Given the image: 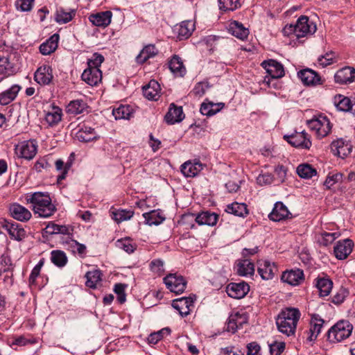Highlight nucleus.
<instances>
[{
  "instance_id": "nucleus-1",
  "label": "nucleus",
  "mask_w": 355,
  "mask_h": 355,
  "mask_svg": "<svg viewBox=\"0 0 355 355\" xmlns=\"http://www.w3.org/2000/svg\"><path fill=\"white\" fill-rule=\"evenodd\" d=\"M27 204L31 205L35 214L40 218H49L54 214L57 209L52 203L49 194L46 192L28 193L24 196Z\"/></svg>"
},
{
  "instance_id": "nucleus-2",
  "label": "nucleus",
  "mask_w": 355,
  "mask_h": 355,
  "mask_svg": "<svg viewBox=\"0 0 355 355\" xmlns=\"http://www.w3.org/2000/svg\"><path fill=\"white\" fill-rule=\"evenodd\" d=\"M301 313L296 308H286L282 310L276 320L278 330L290 336L294 335Z\"/></svg>"
},
{
  "instance_id": "nucleus-3",
  "label": "nucleus",
  "mask_w": 355,
  "mask_h": 355,
  "mask_svg": "<svg viewBox=\"0 0 355 355\" xmlns=\"http://www.w3.org/2000/svg\"><path fill=\"white\" fill-rule=\"evenodd\" d=\"M104 61V57L98 53L93 54L91 59L87 61V68L82 73L83 81L91 86H96L102 80V71L100 67Z\"/></svg>"
},
{
  "instance_id": "nucleus-4",
  "label": "nucleus",
  "mask_w": 355,
  "mask_h": 355,
  "mask_svg": "<svg viewBox=\"0 0 355 355\" xmlns=\"http://www.w3.org/2000/svg\"><path fill=\"white\" fill-rule=\"evenodd\" d=\"M316 25L306 16H301L295 24H288L283 29L285 35H295L297 38L312 35L316 31Z\"/></svg>"
},
{
  "instance_id": "nucleus-5",
  "label": "nucleus",
  "mask_w": 355,
  "mask_h": 355,
  "mask_svg": "<svg viewBox=\"0 0 355 355\" xmlns=\"http://www.w3.org/2000/svg\"><path fill=\"white\" fill-rule=\"evenodd\" d=\"M309 128L315 132L318 139L327 136L331 130V124L328 117L324 114H319L314 115L310 120L307 121Z\"/></svg>"
},
{
  "instance_id": "nucleus-6",
  "label": "nucleus",
  "mask_w": 355,
  "mask_h": 355,
  "mask_svg": "<svg viewBox=\"0 0 355 355\" xmlns=\"http://www.w3.org/2000/svg\"><path fill=\"white\" fill-rule=\"evenodd\" d=\"M352 330L353 326L349 321L340 320L328 331V340L332 343L341 342L352 334Z\"/></svg>"
},
{
  "instance_id": "nucleus-7",
  "label": "nucleus",
  "mask_w": 355,
  "mask_h": 355,
  "mask_svg": "<svg viewBox=\"0 0 355 355\" xmlns=\"http://www.w3.org/2000/svg\"><path fill=\"white\" fill-rule=\"evenodd\" d=\"M261 66L266 71V73L270 76L265 77L264 81L270 86L274 80L283 77L285 74L283 65L274 60H264L261 63Z\"/></svg>"
},
{
  "instance_id": "nucleus-8",
  "label": "nucleus",
  "mask_w": 355,
  "mask_h": 355,
  "mask_svg": "<svg viewBox=\"0 0 355 355\" xmlns=\"http://www.w3.org/2000/svg\"><path fill=\"white\" fill-rule=\"evenodd\" d=\"M284 138L295 148L309 149L311 146L310 137L305 131L295 132L291 135H284Z\"/></svg>"
},
{
  "instance_id": "nucleus-9",
  "label": "nucleus",
  "mask_w": 355,
  "mask_h": 355,
  "mask_svg": "<svg viewBox=\"0 0 355 355\" xmlns=\"http://www.w3.org/2000/svg\"><path fill=\"white\" fill-rule=\"evenodd\" d=\"M166 286L171 292L182 293L186 288L187 282L184 277L177 274H169L164 278Z\"/></svg>"
},
{
  "instance_id": "nucleus-10",
  "label": "nucleus",
  "mask_w": 355,
  "mask_h": 355,
  "mask_svg": "<svg viewBox=\"0 0 355 355\" xmlns=\"http://www.w3.org/2000/svg\"><path fill=\"white\" fill-rule=\"evenodd\" d=\"M15 153L19 157L31 159L37 153V145L35 141H24L15 146Z\"/></svg>"
},
{
  "instance_id": "nucleus-11",
  "label": "nucleus",
  "mask_w": 355,
  "mask_h": 355,
  "mask_svg": "<svg viewBox=\"0 0 355 355\" xmlns=\"http://www.w3.org/2000/svg\"><path fill=\"white\" fill-rule=\"evenodd\" d=\"M248 320L245 312L232 311L229 316L227 323V330L232 333H235L239 329L241 328L244 324H246Z\"/></svg>"
},
{
  "instance_id": "nucleus-12",
  "label": "nucleus",
  "mask_w": 355,
  "mask_h": 355,
  "mask_svg": "<svg viewBox=\"0 0 355 355\" xmlns=\"http://www.w3.org/2000/svg\"><path fill=\"white\" fill-rule=\"evenodd\" d=\"M195 299V296L176 299L173 301L172 306L178 311L182 317H185L193 309Z\"/></svg>"
},
{
  "instance_id": "nucleus-13",
  "label": "nucleus",
  "mask_w": 355,
  "mask_h": 355,
  "mask_svg": "<svg viewBox=\"0 0 355 355\" xmlns=\"http://www.w3.org/2000/svg\"><path fill=\"white\" fill-rule=\"evenodd\" d=\"M297 77L304 85L316 86L322 85L323 81L320 76L313 69L306 68L297 72Z\"/></svg>"
},
{
  "instance_id": "nucleus-14",
  "label": "nucleus",
  "mask_w": 355,
  "mask_h": 355,
  "mask_svg": "<svg viewBox=\"0 0 355 355\" xmlns=\"http://www.w3.org/2000/svg\"><path fill=\"white\" fill-rule=\"evenodd\" d=\"M185 217L191 218V220H194L200 225H206L209 226L215 225L218 219V214L214 212H210L209 211H202L200 214H198L197 215L194 214H189L185 215Z\"/></svg>"
},
{
  "instance_id": "nucleus-15",
  "label": "nucleus",
  "mask_w": 355,
  "mask_h": 355,
  "mask_svg": "<svg viewBox=\"0 0 355 355\" xmlns=\"http://www.w3.org/2000/svg\"><path fill=\"white\" fill-rule=\"evenodd\" d=\"M2 227L10 237L15 241H21L27 236L26 231L17 223L5 221Z\"/></svg>"
},
{
  "instance_id": "nucleus-16",
  "label": "nucleus",
  "mask_w": 355,
  "mask_h": 355,
  "mask_svg": "<svg viewBox=\"0 0 355 355\" xmlns=\"http://www.w3.org/2000/svg\"><path fill=\"white\" fill-rule=\"evenodd\" d=\"M292 217V214L288 211L287 207L282 202H277L274 205L272 211L268 215V218L271 220L275 222H279L291 218Z\"/></svg>"
},
{
  "instance_id": "nucleus-17",
  "label": "nucleus",
  "mask_w": 355,
  "mask_h": 355,
  "mask_svg": "<svg viewBox=\"0 0 355 355\" xmlns=\"http://www.w3.org/2000/svg\"><path fill=\"white\" fill-rule=\"evenodd\" d=\"M53 78V69L51 66L47 64L38 67L34 74L35 80L40 85H49Z\"/></svg>"
},
{
  "instance_id": "nucleus-18",
  "label": "nucleus",
  "mask_w": 355,
  "mask_h": 355,
  "mask_svg": "<svg viewBox=\"0 0 355 355\" xmlns=\"http://www.w3.org/2000/svg\"><path fill=\"white\" fill-rule=\"evenodd\" d=\"M353 246V241L349 239L338 241L334 248L336 257L340 260L345 259L352 252Z\"/></svg>"
},
{
  "instance_id": "nucleus-19",
  "label": "nucleus",
  "mask_w": 355,
  "mask_h": 355,
  "mask_svg": "<svg viewBox=\"0 0 355 355\" xmlns=\"http://www.w3.org/2000/svg\"><path fill=\"white\" fill-rule=\"evenodd\" d=\"M331 148L334 155L344 159L352 153V146L349 142L339 139L331 143Z\"/></svg>"
},
{
  "instance_id": "nucleus-20",
  "label": "nucleus",
  "mask_w": 355,
  "mask_h": 355,
  "mask_svg": "<svg viewBox=\"0 0 355 355\" xmlns=\"http://www.w3.org/2000/svg\"><path fill=\"white\" fill-rule=\"evenodd\" d=\"M257 270L263 279L268 280L273 278L277 272V268L273 262L261 260L258 262Z\"/></svg>"
},
{
  "instance_id": "nucleus-21",
  "label": "nucleus",
  "mask_w": 355,
  "mask_h": 355,
  "mask_svg": "<svg viewBox=\"0 0 355 355\" xmlns=\"http://www.w3.org/2000/svg\"><path fill=\"white\" fill-rule=\"evenodd\" d=\"M250 287L244 282L239 283H230L226 288L227 295L232 298L240 299L243 297L249 291Z\"/></svg>"
},
{
  "instance_id": "nucleus-22",
  "label": "nucleus",
  "mask_w": 355,
  "mask_h": 355,
  "mask_svg": "<svg viewBox=\"0 0 355 355\" xmlns=\"http://www.w3.org/2000/svg\"><path fill=\"white\" fill-rule=\"evenodd\" d=\"M195 30V24L191 20H187L177 24L174 28V32L179 40L189 38Z\"/></svg>"
},
{
  "instance_id": "nucleus-23",
  "label": "nucleus",
  "mask_w": 355,
  "mask_h": 355,
  "mask_svg": "<svg viewBox=\"0 0 355 355\" xmlns=\"http://www.w3.org/2000/svg\"><path fill=\"white\" fill-rule=\"evenodd\" d=\"M334 80L339 84H349L355 82V69L345 67L339 69L334 75Z\"/></svg>"
},
{
  "instance_id": "nucleus-24",
  "label": "nucleus",
  "mask_w": 355,
  "mask_h": 355,
  "mask_svg": "<svg viewBox=\"0 0 355 355\" xmlns=\"http://www.w3.org/2000/svg\"><path fill=\"white\" fill-rule=\"evenodd\" d=\"M281 279L291 286H297L304 281V272L300 269L287 270L283 272Z\"/></svg>"
},
{
  "instance_id": "nucleus-25",
  "label": "nucleus",
  "mask_w": 355,
  "mask_h": 355,
  "mask_svg": "<svg viewBox=\"0 0 355 355\" xmlns=\"http://www.w3.org/2000/svg\"><path fill=\"white\" fill-rule=\"evenodd\" d=\"M76 138L80 142L87 143L96 141L100 138V136L95 131L94 128L83 125L76 132Z\"/></svg>"
},
{
  "instance_id": "nucleus-26",
  "label": "nucleus",
  "mask_w": 355,
  "mask_h": 355,
  "mask_svg": "<svg viewBox=\"0 0 355 355\" xmlns=\"http://www.w3.org/2000/svg\"><path fill=\"white\" fill-rule=\"evenodd\" d=\"M10 215L13 218L21 222H26L31 219V212L25 207L14 203L9 208Z\"/></svg>"
},
{
  "instance_id": "nucleus-27",
  "label": "nucleus",
  "mask_w": 355,
  "mask_h": 355,
  "mask_svg": "<svg viewBox=\"0 0 355 355\" xmlns=\"http://www.w3.org/2000/svg\"><path fill=\"white\" fill-rule=\"evenodd\" d=\"M112 12L107 10L92 14L89 16V19L96 26L106 27L112 20Z\"/></svg>"
},
{
  "instance_id": "nucleus-28",
  "label": "nucleus",
  "mask_w": 355,
  "mask_h": 355,
  "mask_svg": "<svg viewBox=\"0 0 355 355\" xmlns=\"http://www.w3.org/2000/svg\"><path fill=\"white\" fill-rule=\"evenodd\" d=\"M160 90L159 84L155 80H151L147 85L143 87L144 96L148 100H158L160 96Z\"/></svg>"
},
{
  "instance_id": "nucleus-29",
  "label": "nucleus",
  "mask_w": 355,
  "mask_h": 355,
  "mask_svg": "<svg viewBox=\"0 0 355 355\" xmlns=\"http://www.w3.org/2000/svg\"><path fill=\"white\" fill-rule=\"evenodd\" d=\"M184 118V114L182 107H177L172 103L165 116V121L168 124H174L180 122Z\"/></svg>"
},
{
  "instance_id": "nucleus-30",
  "label": "nucleus",
  "mask_w": 355,
  "mask_h": 355,
  "mask_svg": "<svg viewBox=\"0 0 355 355\" xmlns=\"http://www.w3.org/2000/svg\"><path fill=\"white\" fill-rule=\"evenodd\" d=\"M202 170V164L200 162L187 161L181 166V171L187 178H193Z\"/></svg>"
},
{
  "instance_id": "nucleus-31",
  "label": "nucleus",
  "mask_w": 355,
  "mask_h": 355,
  "mask_svg": "<svg viewBox=\"0 0 355 355\" xmlns=\"http://www.w3.org/2000/svg\"><path fill=\"white\" fill-rule=\"evenodd\" d=\"M229 32L241 40L247 39L249 31L243 24L237 21H231L229 24Z\"/></svg>"
},
{
  "instance_id": "nucleus-32",
  "label": "nucleus",
  "mask_w": 355,
  "mask_h": 355,
  "mask_svg": "<svg viewBox=\"0 0 355 355\" xmlns=\"http://www.w3.org/2000/svg\"><path fill=\"white\" fill-rule=\"evenodd\" d=\"M21 89L18 85H13L9 89L0 94V104L6 105L15 99Z\"/></svg>"
},
{
  "instance_id": "nucleus-33",
  "label": "nucleus",
  "mask_w": 355,
  "mask_h": 355,
  "mask_svg": "<svg viewBox=\"0 0 355 355\" xmlns=\"http://www.w3.org/2000/svg\"><path fill=\"white\" fill-rule=\"evenodd\" d=\"M58 40L59 35L56 33L53 34L49 39L40 46V53L42 55H46L54 52L58 48Z\"/></svg>"
},
{
  "instance_id": "nucleus-34",
  "label": "nucleus",
  "mask_w": 355,
  "mask_h": 355,
  "mask_svg": "<svg viewBox=\"0 0 355 355\" xmlns=\"http://www.w3.org/2000/svg\"><path fill=\"white\" fill-rule=\"evenodd\" d=\"M315 286L319 291L320 297L328 296L332 289L333 282L327 277H318L316 279Z\"/></svg>"
},
{
  "instance_id": "nucleus-35",
  "label": "nucleus",
  "mask_w": 355,
  "mask_h": 355,
  "mask_svg": "<svg viewBox=\"0 0 355 355\" xmlns=\"http://www.w3.org/2000/svg\"><path fill=\"white\" fill-rule=\"evenodd\" d=\"M63 243L65 244L67 249L73 254L83 256L86 252V246L84 244L78 243L69 236L63 241Z\"/></svg>"
},
{
  "instance_id": "nucleus-36",
  "label": "nucleus",
  "mask_w": 355,
  "mask_h": 355,
  "mask_svg": "<svg viewBox=\"0 0 355 355\" xmlns=\"http://www.w3.org/2000/svg\"><path fill=\"white\" fill-rule=\"evenodd\" d=\"M62 110L58 107L53 106L51 110L46 112L44 120L51 126L56 125L62 119Z\"/></svg>"
},
{
  "instance_id": "nucleus-37",
  "label": "nucleus",
  "mask_w": 355,
  "mask_h": 355,
  "mask_svg": "<svg viewBox=\"0 0 355 355\" xmlns=\"http://www.w3.org/2000/svg\"><path fill=\"white\" fill-rule=\"evenodd\" d=\"M236 272L243 277L252 276L254 272V263L248 259L239 261L236 265Z\"/></svg>"
},
{
  "instance_id": "nucleus-38",
  "label": "nucleus",
  "mask_w": 355,
  "mask_h": 355,
  "mask_svg": "<svg viewBox=\"0 0 355 355\" xmlns=\"http://www.w3.org/2000/svg\"><path fill=\"white\" fill-rule=\"evenodd\" d=\"M158 51L155 45L148 44L144 47L139 54L136 57L137 63L142 64L148 59L157 55Z\"/></svg>"
},
{
  "instance_id": "nucleus-39",
  "label": "nucleus",
  "mask_w": 355,
  "mask_h": 355,
  "mask_svg": "<svg viewBox=\"0 0 355 355\" xmlns=\"http://www.w3.org/2000/svg\"><path fill=\"white\" fill-rule=\"evenodd\" d=\"M226 212L239 217H245L248 214L247 205L245 203L233 202L227 206Z\"/></svg>"
},
{
  "instance_id": "nucleus-40",
  "label": "nucleus",
  "mask_w": 355,
  "mask_h": 355,
  "mask_svg": "<svg viewBox=\"0 0 355 355\" xmlns=\"http://www.w3.org/2000/svg\"><path fill=\"white\" fill-rule=\"evenodd\" d=\"M115 119H129L133 114V109L128 105H121L112 110Z\"/></svg>"
},
{
  "instance_id": "nucleus-41",
  "label": "nucleus",
  "mask_w": 355,
  "mask_h": 355,
  "mask_svg": "<svg viewBox=\"0 0 355 355\" xmlns=\"http://www.w3.org/2000/svg\"><path fill=\"white\" fill-rule=\"evenodd\" d=\"M171 71L175 76H183L186 69L180 57L174 55L168 62Z\"/></svg>"
},
{
  "instance_id": "nucleus-42",
  "label": "nucleus",
  "mask_w": 355,
  "mask_h": 355,
  "mask_svg": "<svg viewBox=\"0 0 355 355\" xmlns=\"http://www.w3.org/2000/svg\"><path fill=\"white\" fill-rule=\"evenodd\" d=\"M224 107V103H203L200 107V112L203 115L213 116L218 113Z\"/></svg>"
},
{
  "instance_id": "nucleus-43",
  "label": "nucleus",
  "mask_w": 355,
  "mask_h": 355,
  "mask_svg": "<svg viewBox=\"0 0 355 355\" xmlns=\"http://www.w3.org/2000/svg\"><path fill=\"white\" fill-rule=\"evenodd\" d=\"M88 106L83 100H74L71 101L67 107V112L71 114L77 115L84 112Z\"/></svg>"
},
{
  "instance_id": "nucleus-44",
  "label": "nucleus",
  "mask_w": 355,
  "mask_h": 355,
  "mask_svg": "<svg viewBox=\"0 0 355 355\" xmlns=\"http://www.w3.org/2000/svg\"><path fill=\"white\" fill-rule=\"evenodd\" d=\"M143 216L146 223L149 225H158L165 219L158 210H152L149 212L144 213Z\"/></svg>"
},
{
  "instance_id": "nucleus-45",
  "label": "nucleus",
  "mask_w": 355,
  "mask_h": 355,
  "mask_svg": "<svg viewBox=\"0 0 355 355\" xmlns=\"http://www.w3.org/2000/svg\"><path fill=\"white\" fill-rule=\"evenodd\" d=\"M134 216V211L132 209H115L111 211V217L117 223L130 220Z\"/></svg>"
},
{
  "instance_id": "nucleus-46",
  "label": "nucleus",
  "mask_w": 355,
  "mask_h": 355,
  "mask_svg": "<svg viewBox=\"0 0 355 355\" xmlns=\"http://www.w3.org/2000/svg\"><path fill=\"white\" fill-rule=\"evenodd\" d=\"M75 15L73 10H65L63 8L57 9L55 19L58 24H66L70 21Z\"/></svg>"
},
{
  "instance_id": "nucleus-47",
  "label": "nucleus",
  "mask_w": 355,
  "mask_h": 355,
  "mask_svg": "<svg viewBox=\"0 0 355 355\" xmlns=\"http://www.w3.org/2000/svg\"><path fill=\"white\" fill-rule=\"evenodd\" d=\"M334 103L338 110L348 112L352 110L351 100L343 95H336L334 99Z\"/></svg>"
},
{
  "instance_id": "nucleus-48",
  "label": "nucleus",
  "mask_w": 355,
  "mask_h": 355,
  "mask_svg": "<svg viewBox=\"0 0 355 355\" xmlns=\"http://www.w3.org/2000/svg\"><path fill=\"white\" fill-rule=\"evenodd\" d=\"M51 261L57 267L62 268L67 263L68 259L63 251L53 250L51 252Z\"/></svg>"
},
{
  "instance_id": "nucleus-49",
  "label": "nucleus",
  "mask_w": 355,
  "mask_h": 355,
  "mask_svg": "<svg viewBox=\"0 0 355 355\" xmlns=\"http://www.w3.org/2000/svg\"><path fill=\"white\" fill-rule=\"evenodd\" d=\"M297 173L302 178L309 179L315 175L317 172L310 164H302L297 166Z\"/></svg>"
},
{
  "instance_id": "nucleus-50",
  "label": "nucleus",
  "mask_w": 355,
  "mask_h": 355,
  "mask_svg": "<svg viewBox=\"0 0 355 355\" xmlns=\"http://www.w3.org/2000/svg\"><path fill=\"white\" fill-rule=\"evenodd\" d=\"M101 273L98 270L87 272L85 275L87 279L86 286L92 288H96L101 280Z\"/></svg>"
},
{
  "instance_id": "nucleus-51",
  "label": "nucleus",
  "mask_w": 355,
  "mask_h": 355,
  "mask_svg": "<svg viewBox=\"0 0 355 355\" xmlns=\"http://www.w3.org/2000/svg\"><path fill=\"white\" fill-rule=\"evenodd\" d=\"M71 162H67L64 164L62 159H58L55 161V168L57 171L60 172V174L58 175V182H60L66 178L68 171L71 167Z\"/></svg>"
},
{
  "instance_id": "nucleus-52",
  "label": "nucleus",
  "mask_w": 355,
  "mask_h": 355,
  "mask_svg": "<svg viewBox=\"0 0 355 355\" xmlns=\"http://www.w3.org/2000/svg\"><path fill=\"white\" fill-rule=\"evenodd\" d=\"M171 332L170 328H163L161 330L150 334L148 338V341L150 344H156L159 340L168 336Z\"/></svg>"
},
{
  "instance_id": "nucleus-53",
  "label": "nucleus",
  "mask_w": 355,
  "mask_h": 355,
  "mask_svg": "<svg viewBox=\"0 0 355 355\" xmlns=\"http://www.w3.org/2000/svg\"><path fill=\"white\" fill-rule=\"evenodd\" d=\"M324 323V320L320 317V315L316 313L311 315L310 329H311L313 332L319 335L321 332L322 328L323 327Z\"/></svg>"
},
{
  "instance_id": "nucleus-54",
  "label": "nucleus",
  "mask_w": 355,
  "mask_h": 355,
  "mask_svg": "<svg viewBox=\"0 0 355 355\" xmlns=\"http://www.w3.org/2000/svg\"><path fill=\"white\" fill-rule=\"evenodd\" d=\"M240 6L239 0H218L219 8L223 11H233Z\"/></svg>"
},
{
  "instance_id": "nucleus-55",
  "label": "nucleus",
  "mask_w": 355,
  "mask_h": 355,
  "mask_svg": "<svg viewBox=\"0 0 355 355\" xmlns=\"http://www.w3.org/2000/svg\"><path fill=\"white\" fill-rule=\"evenodd\" d=\"M46 229L49 234H62L67 235L70 234V227L66 225H57L53 223H49Z\"/></svg>"
},
{
  "instance_id": "nucleus-56",
  "label": "nucleus",
  "mask_w": 355,
  "mask_h": 355,
  "mask_svg": "<svg viewBox=\"0 0 355 355\" xmlns=\"http://www.w3.org/2000/svg\"><path fill=\"white\" fill-rule=\"evenodd\" d=\"M336 61V54L333 51L327 52L318 58V63L322 67L330 65Z\"/></svg>"
},
{
  "instance_id": "nucleus-57",
  "label": "nucleus",
  "mask_w": 355,
  "mask_h": 355,
  "mask_svg": "<svg viewBox=\"0 0 355 355\" xmlns=\"http://www.w3.org/2000/svg\"><path fill=\"white\" fill-rule=\"evenodd\" d=\"M321 239H320V243L323 245H328L333 243L337 238L340 236V233L338 232H333L329 233L327 232H322Z\"/></svg>"
},
{
  "instance_id": "nucleus-58",
  "label": "nucleus",
  "mask_w": 355,
  "mask_h": 355,
  "mask_svg": "<svg viewBox=\"0 0 355 355\" xmlns=\"http://www.w3.org/2000/svg\"><path fill=\"white\" fill-rule=\"evenodd\" d=\"M268 347L271 355H281L285 349V343L282 341H272L268 343Z\"/></svg>"
},
{
  "instance_id": "nucleus-59",
  "label": "nucleus",
  "mask_w": 355,
  "mask_h": 355,
  "mask_svg": "<svg viewBox=\"0 0 355 355\" xmlns=\"http://www.w3.org/2000/svg\"><path fill=\"white\" fill-rule=\"evenodd\" d=\"M150 268L155 275L161 276L164 272V261L161 259H154L150 263Z\"/></svg>"
},
{
  "instance_id": "nucleus-60",
  "label": "nucleus",
  "mask_w": 355,
  "mask_h": 355,
  "mask_svg": "<svg viewBox=\"0 0 355 355\" xmlns=\"http://www.w3.org/2000/svg\"><path fill=\"white\" fill-rule=\"evenodd\" d=\"M117 246L128 254L132 253L136 249V245L128 238L119 240L117 241Z\"/></svg>"
},
{
  "instance_id": "nucleus-61",
  "label": "nucleus",
  "mask_w": 355,
  "mask_h": 355,
  "mask_svg": "<svg viewBox=\"0 0 355 355\" xmlns=\"http://www.w3.org/2000/svg\"><path fill=\"white\" fill-rule=\"evenodd\" d=\"M348 295V290L345 288L341 287L333 296L331 302L335 304H340L345 301Z\"/></svg>"
},
{
  "instance_id": "nucleus-62",
  "label": "nucleus",
  "mask_w": 355,
  "mask_h": 355,
  "mask_svg": "<svg viewBox=\"0 0 355 355\" xmlns=\"http://www.w3.org/2000/svg\"><path fill=\"white\" fill-rule=\"evenodd\" d=\"M126 288V285L123 284H116L114 286V291L117 295V300L120 304H123L125 302V288Z\"/></svg>"
},
{
  "instance_id": "nucleus-63",
  "label": "nucleus",
  "mask_w": 355,
  "mask_h": 355,
  "mask_svg": "<svg viewBox=\"0 0 355 355\" xmlns=\"http://www.w3.org/2000/svg\"><path fill=\"white\" fill-rule=\"evenodd\" d=\"M343 180V174L340 173H336L334 174H329L325 182L324 185L330 189L332 186H334L336 183L340 182Z\"/></svg>"
},
{
  "instance_id": "nucleus-64",
  "label": "nucleus",
  "mask_w": 355,
  "mask_h": 355,
  "mask_svg": "<svg viewBox=\"0 0 355 355\" xmlns=\"http://www.w3.org/2000/svg\"><path fill=\"white\" fill-rule=\"evenodd\" d=\"M209 88V85L206 82L198 83L192 90V93L198 97L203 96Z\"/></svg>"
}]
</instances>
